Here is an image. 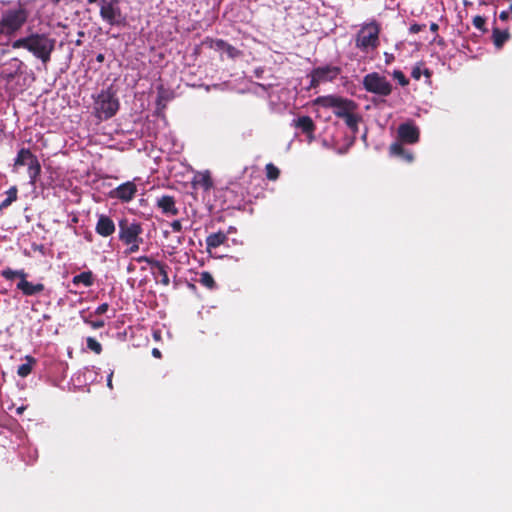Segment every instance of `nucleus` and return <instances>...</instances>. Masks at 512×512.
<instances>
[{
  "label": "nucleus",
  "mask_w": 512,
  "mask_h": 512,
  "mask_svg": "<svg viewBox=\"0 0 512 512\" xmlns=\"http://www.w3.org/2000/svg\"><path fill=\"white\" fill-rule=\"evenodd\" d=\"M100 17L110 26L121 27L126 24V16L122 13L119 0H99Z\"/></svg>",
  "instance_id": "39448f33"
},
{
  "label": "nucleus",
  "mask_w": 512,
  "mask_h": 512,
  "mask_svg": "<svg viewBox=\"0 0 512 512\" xmlns=\"http://www.w3.org/2000/svg\"><path fill=\"white\" fill-rule=\"evenodd\" d=\"M192 184L194 188L202 189L203 191H209L213 186V182L208 171L197 172L193 177Z\"/></svg>",
  "instance_id": "dca6fc26"
},
{
  "label": "nucleus",
  "mask_w": 512,
  "mask_h": 512,
  "mask_svg": "<svg viewBox=\"0 0 512 512\" xmlns=\"http://www.w3.org/2000/svg\"><path fill=\"white\" fill-rule=\"evenodd\" d=\"M5 124L2 120H0V141H2L5 138Z\"/></svg>",
  "instance_id": "37998d69"
},
{
  "label": "nucleus",
  "mask_w": 512,
  "mask_h": 512,
  "mask_svg": "<svg viewBox=\"0 0 512 512\" xmlns=\"http://www.w3.org/2000/svg\"><path fill=\"white\" fill-rule=\"evenodd\" d=\"M346 125L353 131L356 132L358 129L359 116L353 113V111L349 112L346 116L342 118Z\"/></svg>",
  "instance_id": "cd10ccee"
},
{
  "label": "nucleus",
  "mask_w": 512,
  "mask_h": 512,
  "mask_svg": "<svg viewBox=\"0 0 512 512\" xmlns=\"http://www.w3.org/2000/svg\"><path fill=\"white\" fill-rule=\"evenodd\" d=\"M155 206L166 216H176L179 209L176 206V200L171 195H161L156 198Z\"/></svg>",
  "instance_id": "9b49d317"
},
{
  "label": "nucleus",
  "mask_w": 512,
  "mask_h": 512,
  "mask_svg": "<svg viewBox=\"0 0 512 512\" xmlns=\"http://www.w3.org/2000/svg\"><path fill=\"white\" fill-rule=\"evenodd\" d=\"M27 167L29 183L34 186L41 173V165L37 157L32 159V161L29 162V165Z\"/></svg>",
  "instance_id": "4be33fe9"
},
{
  "label": "nucleus",
  "mask_w": 512,
  "mask_h": 512,
  "mask_svg": "<svg viewBox=\"0 0 512 512\" xmlns=\"http://www.w3.org/2000/svg\"><path fill=\"white\" fill-rule=\"evenodd\" d=\"M279 93H286V90L284 88L277 86H271L270 92L268 93L269 102L272 106H276L277 103L274 100V97L277 96Z\"/></svg>",
  "instance_id": "2f4dec72"
},
{
  "label": "nucleus",
  "mask_w": 512,
  "mask_h": 512,
  "mask_svg": "<svg viewBox=\"0 0 512 512\" xmlns=\"http://www.w3.org/2000/svg\"><path fill=\"white\" fill-rule=\"evenodd\" d=\"M95 2H99V0H88V3H95Z\"/></svg>",
  "instance_id": "864d4df0"
},
{
  "label": "nucleus",
  "mask_w": 512,
  "mask_h": 512,
  "mask_svg": "<svg viewBox=\"0 0 512 512\" xmlns=\"http://www.w3.org/2000/svg\"><path fill=\"white\" fill-rule=\"evenodd\" d=\"M137 193V186L133 181L122 183L110 192V197L121 202H130Z\"/></svg>",
  "instance_id": "9d476101"
},
{
  "label": "nucleus",
  "mask_w": 512,
  "mask_h": 512,
  "mask_svg": "<svg viewBox=\"0 0 512 512\" xmlns=\"http://www.w3.org/2000/svg\"><path fill=\"white\" fill-rule=\"evenodd\" d=\"M228 239L227 234L224 232L212 233L206 238V246L208 250L215 249L224 244Z\"/></svg>",
  "instance_id": "aec40b11"
},
{
  "label": "nucleus",
  "mask_w": 512,
  "mask_h": 512,
  "mask_svg": "<svg viewBox=\"0 0 512 512\" xmlns=\"http://www.w3.org/2000/svg\"><path fill=\"white\" fill-rule=\"evenodd\" d=\"M397 133L401 143L415 144L419 141V129L411 121L400 124Z\"/></svg>",
  "instance_id": "1a4fd4ad"
},
{
  "label": "nucleus",
  "mask_w": 512,
  "mask_h": 512,
  "mask_svg": "<svg viewBox=\"0 0 512 512\" xmlns=\"http://www.w3.org/2000/svg\"><path fill=\"white\" fill-rule=\"evenodd\" d=\"M96 60H97L98 62H103V61H104V55H103V54H98V55L96 56Z\"/></svg>",
  "instance_id": "09e8293b"
},
{
  "label": "nucleus",
  "mask_w": 512,
  "mask_h": 512,
  "mask_svg": "<svg viewBox=\"0 0 512 512\" xmlns=\"http://www.w3.org/2000/svg\"><path fill=\"white\" fill-rule=\"evenodd\" d=\"M36 156L26 148H21L14 161V167L28 166L29 162L32 161Z\"/></svg>",
  "instance_id": "5701e85b"
},
{
  "label": "nucleus",
  "mask_w": 512,
  "mask_h": 512,
  "mask_svg": "<svg viewBox=\"0 0 512 512\" xmlns=\"http://www.w3.org/2000/svg\"><path fill=\"white\" fill-rule=\"evenodd\" d=\"M84 321L90 324L95 329L102 328L105 325V322L103 320L89 321L85 319Z\"/></svg>",
  "instance_id": "ea45409f"
},
{
  "label": "nucleus",
  "mask_w": 512,
  "mask_h": 512,
  "mask_svg": "<svg viewBox=\"0 0 512 512\" xmlns=\"http://www.w3.org/2000/svg\"><path fill=\"white\" fill-rule=\"evenodd\" d=\"M210 48L216 51L225 52L230 58H236L240 55V51L222 39H212Z\"/></svg>",
  "instance_id": "2eb2a0df"
},
{
  "label": "nucleus",
  "mask_w": 512,
  "mask_h": 512,
  "mask_svg": "<svg viewBox=\"0 0 512 512\" xmlns=\"http://www.w3.org/2000/svg\"><path fill=\"white\" fill-rule=\"evenodd\" d=\"M473 25L479 29V30H483L484 28V25H485V18H483L482 16H476L474 17L473 19Z\"/></svg>",
  "instance_id": "4c0bfd02"
},
{
  "label": "nucleus",
  "mask_w": 512,
  "mask_h": 512,
  "mask_svg": "<svg viewBox=\"0 0 512 512\" xmlns=\"http://www.w3.org/2000/svg\"><path fill=\"white\" fill-rule=\"evenodd\" d=\"M425 75L427 78L431 76V73L428 69H422L421 65H416L412 68L411 76L415 80H420L422 75Z\"/></svg>",
  "instance_id": "7c9ffc66"
},
{
  "label": "nucleus",
  "mask_w": 512,
  "mask_h": 512,
  "mask_svg": "<svg viewBox=\"0 0 512 512\" xmlns=\"http://www.w3.org/2000/svg\"><path fill=\"white\" fill-rule=\"evenodd\" d=\"M362 86L367 93L381 100L389 97L394 89L391 81L385 75L378 72H370L364 75Z\"/></svg>",
  "instance_id": "7ed1b4c3"
},
{
  "label": "nucleus",
  "mask_w": 512,
  "mask_h": 512,
  "mask_svg": "<svg viewBox=\"0 0 512 512\" xmlns=\"http://www.w3.org/2000/svg\"><path fill=\"white\" fill-rule=\"evenodd\" d=\"M508 38L509 33L507 31L493 30V41L496 47L500 48Z\"/></svg>",
  "instance_id": "c85d7f7f"
},
{
  "label": "nucleus",
  "mask_w": 512,
  "mask_h": 512,
  "mask_svg": "<svg viewBox=\"0 0 512 512\" xmlns=\"http://www.w3.org/2000/svg\"><path fill=\"white\" fill-rule=\"evenodd\" d=\"M24 360L25 363L21 364L17 369V374L22 378L27 377L32 372L33 366L36 364V359L30 355H26Z\"/></svg>",
  "instance_id": "b1692460"
},
{
  "label": "nucleus",
  "mask_w": 512,
  "mask_h": 512,
  "mask_svg": "<svg viewBox=\"0 0 512 512\" xmlns=\"http://www.w3.org/2000/svg\"><path fill=\"white\" fill-rule=\"evenodd\" d=\"M170 226L174 232L182 231V223L180 220H174L173 222H171Z\"/></svg>",
  "instance_id": "79ce46f5"
},
{
  "label": "nucleus",
  "mask_w": 512,
  "mask_h": 512,
  "mask_svg": "<svg viewBox=\"0 0 512 512\" xmlns=\"http://www.w3.org/2000/svg\"><path fill=\"white\" fill-rule=\"evenodd\" d=\"M26 21V14L23 10H10L2 18L4 26L8 29L16 30Z\"/></svg>",
  "instance_id": "f8f14e48"
},
{
  "label": "nucleus",
  "mask_w": 512,
  "mask_h": 512,
  "mask_svg": "<svg viewBox=\"0 0 512 512\" xmlns=\"http://www.w3.org/2000/svg\"><path fill=\"white\" fill-rule=\"evenodd\" d=\"M425 28V25L424 24H417V23H414L412 24L410 27H409V32L411 34H417L419 33L422 29Z\"/></svg>",
  "instance_id": "58836bf2"
},
{
  "label": "nucleus",
  "mask_w": 512,
  "mask_h": 512,
  "mask_svg": "<svg viewBox=\"0 0 512 512\" xmlns=\"http://www.w3.org/2000/svg\"><path fill=\"white\" fill-rule=\"evenodd\" d=\"M17 199V188L15 186L9 188L5 192V198L0 203V210L7 208Z\"/></svg>",
  "instance_id": "a878e982"
},
{
  "label": "nucleus",
  "mask_w": 512,
  "mask_h": 512,
  "mask_svg": "<svg viewBox=\"0 0 512 512\" xmlns=\"http://www.w3.org/2000/svg\"><path fill=\"white\" fill-rule=\"evenodd\" d=\"M385 56H386V63H387V64H389V63H390V61H391V59L393 58V56H392V55H389V54H387V53H385Z\"/></svg>",
  "instance_id": "8fccbe9b"
},
{
  "label": "nucleus",
  "mask_w": 512,
  "mask_h": 512,
  "mask_svg": "<svg viewBox=\"0 0 512 512\" xmlns=\"http://www.w3.org/2000/svg\"><path fill=\"white\" fill-rule=\"evenodd\" d=\"M438 28H439V26H438V24H437V23H434V22H433V23H431V25H430V30H431L432 32H437Z\"/></svg>",
  "instance_id": "de8ad7c7"
},
{
  "label": "nucleus",
  "mask_w": 512,
  "mask_h": 512,
  "mask_svg": "<svg viewBox=\"0 0 512 512\" xmlns=\"http://www.w3.org/2000/svg\"><path fill=\"white\" fill-rule=\"evenodd\" d=\"M1 275L6 280H13L15 278H19V281H20L27 277V274L25 273V271L23 269L13 270L10 268H6V269L2 270Z\"/></svg>",
  "instance_id": "bb28decb"
},
{
  "label": "nucleus",
  "mask_w": 512,
  "mask_h": 512,
  "mask_svg": "<svg viewBox=\"0 0 512 512\" xmlns=\"http://www.w3.org/2000/svg\"><path fill=\"white\" fill-rule=\"evenodd\" d=\"M24 409H25V408H24L23 406H22V407L17 408V413H18V414H22V413H23V411H24Z\"/></svg>",
  "instance_id": "3c124183"
},
{
  "label": "nucleus",
  "mask_w": 512,
  "mask_h": 512,
  "mask_svg": "<svg viewBox=\"0 0 512 512\" xmlns=\"http://www.w3.org/2000/svg\"><path fill=\"white\" fill-rule=\"evenodd\" d=\"M499 18L501 20H507L509 18V11H502L499 15Z\"/></svg>",
  "instance_id": "a18cd8bd"
},
{
  "label": "nucleus",
  "mask_w": 512,
  "mask_h": 512,
  "mask_svg": "<svg viewBox=\"0 0 512 512\" xmlns=\"http://www.w3.org/2000/svg\"><path fill=\"white\" fill-rule=\"evenodd\" d=\"M152 355L156 358H160L161 357V352L157 349V348H154L152 350Z\"/></svg>",
  "instance_id": "49530a36"
},
{
  "label": "nucleus",
  "mask_w": 512,
  "mask_h": 512,
  "mask_svg": "<svg viewBox=\"0 0 512 512\" xmlns=\"http://www.w3.org/2000/svg\"><path fill=\"white\" fill-rule=\"evenodd\" d=\"M295 126L303 133L307 134L309 141L313 140L315 125L309 116H300L294 120Z\"/></svg>",
  "instance_id": "f3484780"
},
{
  "label": "nucleus",
  "mask_w": 512,
  "mask_h": 512,
  "mask_svg": "<svg viewBox=\"0 0 512 512\" xmlns=\"http://www.w3.org/2000/svg\"><path fill=\"white\" fill-rule=\"evenodd\" d=\"M95 113L100 119H109L119 109V102L115 95L107 90L101 91L94 102Z\"/></svg>",
  "instance_id": "423d86ee"
},
{
  "label": "nucleus",
  "mask_w": 512,
  "mask_h": 512,
  "mask_svg": "<svg viewBox=\"0 0 512 512\" xmlns=\"http://www.w3.org/2000/svg\"><path fill=\"white\" fill-rule=\"evenodd\" d=\"M392 77L399 83V85L403 87L409 84L408 78L404 75V73L401 70H394L392 72Z\"/></svg>",
  "instance_id": "473e14b6"
},
{
  "label": "nucleus",
  "mask_w": 512,
  "mask_h": 512,
  "mask_svg": "<svg viewBox=\"0 0 512 512\" xmlns=\"http://www.w3.org/2000/svg\"><path fill=\"white\" fill-rule=\"evenodd\" d=\"M341 69L337 66L326 65L314 68L311 72V85L317 86L322 82L333 81L340 74Z\"/></svg>",
  "instance_id": "6e6552de"
},
{
  "label": "nucleus",
  "mask_w": 512,
  "mask_h": 512,
  "mask_svg": "<svg viewBox=\"0 0 512 512\" xmlns=\"http://www.w3.org/2000/svg\"><path fill=\"white\" fill-rule=\"evenodd\" d=\"M95 282V277L92 271H84L75 275L72 278V283L76 286L83 285L84 287H91Z\"/></svg>",
  "instance_id": "412c9836"
},
{
  "label": "nucleus",
  "mask_w": 512,
  "mask_h": 512,
  "mask_svg": "<svg viewBox=\"0 0 512 512\" xmlns=\"http://www.w3.org/2000/svg\"><path fill=\"white\" fill-rule=\"evenodd\" d=\"M279 169L272 163L266 165V176L270 180H276L279 177Z\"/></svg>",
  "instance_id": "72a5a7b5"
},
{
  "label": "nucleus",
  "mask_w": 512,
  "mask_h": 512,
  "mask_svg": "<svg viewBox=\"0 0 512 512\" xmlns=\"http://www.w3.org/2000/svg\"><path fill=\"white\" fill-rule=\"evenodd\" d=\"M138 263H146L147 265L150 266L151 270L154 268L155 264L154 263H157L158 260H155L149 256H139L135 259Z\"/></svg>",
  "instance_id": "f704fd0d"
},
{
  "label": "nucleus",
  "mask_w": 512,
  "mask_h": 512,
  "mask_svg": "<svg viewBox=\"0 0 512 512\" xmlns=\"http://www.w3.org/2000/svg\"><path fill=\"white\" fill-rule=\"evenodd\" d=\"M112 377H113V371H111L107 376V386L112 389Z\"/></svg>",
  "instance_id": "c03bdc74"
},
{
  "label": "nucleus",
  "mask_w": 512,
  "mask_h": 512,
  "mask_svg": "<svg viewBox=\"0 0 512 512\" xmlns=\"http://www.w3.org/2000/svg\"><path fill=\"white\" fill-rule=\"evenodd\" d=\"M199 283L209 289H214L216 284L212 277V275L209 272H202L199 277Z\"/></svg>",
  "instance_id": "c756f323"
},
{
  "label": "nucleus",
  "mask_w": 512,
  "mask_h": 512,
  "mask_svg": "<svg viewBox=\"0 0 512 512\" xmlns=\"http://www.w3.org/2000/svg\"><path fill=\"white\" fill-rule=\"evenodd\" d=\"M20 66H21V62H19L18 60L15 59L13 67L8 68V69H3L0 72V78L2 80L6 81L7 83L10 82L18 74V72L20 70Z\"/></svg>",
  "instance_id": "393cba45"
},
{
  "label": "nucleus",
  "mask_w": 512,
  "mask_h": 512,
  "mask_svg": "<svg viewBox=\"0 0 512 512\" xmlns=\"http://www.w3.org/2000/svg\"><path fill=\"white\" fill-rule=\"evenodd\" d=\"M379 25L373 21L363 25L355 37V46L364 53H369L379 45Z\"/></svg>",
  "instance_id": "20e7f679"
},
{
  "label": "nucleus",
  "mask_w": 512,
  "mask_h": 512,
  "mask_svg": "<svg viewBox=\"0 0 512 512\" xmlns=\"http://www.w3.org/2000/svg\"><path fill=\"white\" fill-rule=\"evenodd\" d=\"M87 345L91 350L95 351L96 353H100L102 350L101 344L93 338H88Z\"/></svg>",
  "instance_id": "c9c22d12"
},
{
  "label": "nucleus",
  "mask_w": 512,
  "mask_h": 512,
  "mask_svg": "<svg viewBox=\"0 0 512 512\" xmlns=\"http://www.w3.org/2000/svg\"><path fill=\"white\" fill-rule=\"evenodd\" d=\"M127 270H128V272H132V271L134 270V266L130 264V265L127 267Z\"/></svg>",
  "instance_id": "603ef678"
},
{
  "label": "nucleus",
  "mask_w": 512,
  "mask_h": 512,
  "mask_svg": "<svg viewBox=\"0 0 512 512\" xmlns=\"http://www.w3.org/2000/svg\"><path fill=\"white\" fill-rule=\"evenodd\" d=\"M108 308H109V305H108L107 303H102L101 305H99V306L96 308V310H95V312H94V313H95L96 315H102V314H104V313H106V312H107Z\"/></svg>",
  "instance_id": "a19ab883"
},
{
  "label": "nucleus",
  "mask_w": 512,
  "mask_h": 512,
  "mask_svg": "<svg viewBox=\"0 0 512 512\" xmlns=\"http://www.w3.org/2000/svg\"><path fill=\"white\" fill-rule=\"evenodd\" d=\"M402 144L403 143H401L400 141L393 143L389 149L390 154L392 156L402 158L407 162H412L413 154L410 151L405 150Z\"/></svg>",
  "instance_id": "6ab92c4d"
},
{
  "label": "nucleus",
  "mask_w": 512,
  "mask_h": 512,
  "mask_svg": "<svg viewBox=\"0 0 512 512\" xmlns=\"http://www.w3.org/2000/svg\"><path fill=\"white\" fill-rule=\"evenodd\" d=\"M118 227V238L124 245H126L124 253L129 255L139 251L140 246L143 243V238L141 237L143 228L141 223L136 220L129 221L128 219L123 218L118 222Z\"/></svg>",
  "instance_id": "f03ea898"
},
{
  "label": "nucleus",
  "mask_w": 512,
  "mask_h": 512,
  "mask_svg": "<svg viewBox=\"0 0 512 512\" xmlns=\"http://www.w3.org/2000/svg\"><path fill=\"white\" fill-rule=\"evenodd\" d=\"M116 230L114 221L105 214L98 215L95 231L102 237L111 236Z\"/></svg>",
  "instance_id": "ddd939ff"
},
{
  "label": "nucleus",
  "mask_w": 512,
  "mask_h": 512,
  "mask_svg": "<svg viewBox=\"0 0 512 512\" xmlns=\"http://www.w3.org/2000/svg\"><path fill=\"white\" fill-rule=\"evenodd\" d=\"M56 40L46 34H31L27 37L19 38L14 41V48H24L31 52L43 64L50 61L51 54L55 48Z\"/></svg>",
  "instance_id": "f257e3e1"
},
{
  "label": "nucleus",
  "mask_w": 512,
  "mask_h": 512,
  "mask_svg": "<svg viewBox=\"0 0 512 512\" xmlns=\"http://www.w3.org/2000/svg\"><path fill=\"white\" fill-rule=\"evenodd\" d=\"M16 287L25 296H34L41 293L44 290V285L42 283H32L27 281L26 278L20 280L17 283Z\"/></svg>",
  "instance_id": "4468645a"
},
{
  "label": "nucleus",
  "mask_w": 512,
  "mask_h": 512,
  "mask_svg": "<svg viewBox=\"0 0 512 512\" xmlns=\"http://www.w3.org/2000/svg\"><path fill=\"white\" fill-rule=\"evenodd\" d=\"M154 264H155V266L151 270L152 274L155 276V278H160L159 281L163 285H165V286L169 285L170 279L168 277V272H167L168 265L163 262H160V261H158L157 263H154Z\"/></svg>",
  "instance_id": "a211bd4d"
},
{
  "label": "nucleus",
  "mask_w": 512,
  "mask_h": 512,
  "mask_svg": "<svg viewBox=\"0 0 512 512\" xmlns=\"http://www.w3.org/2000/svg\"><path fill=\"white\" fill-rule=\"evenodd\" d=\"M315 103L325 108H333L334 114L339 118H343L356 107L352 100L332 95L318 97Z\"/></svg>",
  "instance_id": "0eeeda50"
},
{
  "label": "nucleus",
  "mask_w": 512,
  "mask_h": 512,
  "mask_svg": "<svg viewBox=\"0 0 512 512\" xmlns=\"http://www.w3.org/2000/svg\"><path fill=\"white\" fill-rule=\"evenodd\" d=\"M170 99L169 91L163 86L158 87V101H168Z\"/></svg>",
  "instance_id": "e433bc0d"
}]
</instances>
